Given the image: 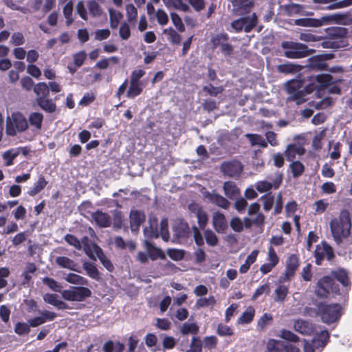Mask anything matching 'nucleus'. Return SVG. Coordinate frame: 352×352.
Wrapping results in <instances>:
<instances>
[{
    "label": "nucleus",
    "instance_id": "obj_60",
    "mask_svg": "<svg viewBox=\"0 0 352 352\" xmlns=\"http://www.w3.org/2000/svg\"><path fill=\"white\" fill-rule=\"evenodd\" d=\"M261 199L263 200V209L265 211H269L272 209L274 203V197L272 194L267 193L264 195H263L261 197Z\"/></svg>",
    "mask_w": 352,
    "mask_h": 352
},
{
    "label": "nucleus",
    "instance_id": "obj_17",
    "mask_svg": "<svg viewBox=\"0 0 352 352\" xmlns=\"http://www.w3.org/2000/svg\"><path fill=\"white\" fill-rule=\"evenodd\" d=\"M228 40V36L227 34H217L215 37L212 38V44L214 47L218 45L221 46V52L225 56H230L233 52V47L229 43H221V41H227Z\"/></svg>",
    "mask_w": 352,
    "mask_h": 352
},
{
    "label": "nucleus",
    "instance_id": "obj_57",
    "mask_svg": "<svg viewBox=\"0 0 352 352\" xmlns=\"http://www.w3.org/2000/svg\"><path fill=\"white\" fill-rule=\"evenodd\" d=\"M280 337L285 340L292 342H298L300 340V338L297 335L287 329H282L280 331Z\"/></svg>",
    "mask_w": 352,
    "mask_h": 352
},
{
    "label": "nucleus",
    "instance_id": "obj_47",
    "mask_svg": "<svg viewBox=\"0 0 352 352\" xmlns=\"http://www.w3.org/2000/svg\"><path fill=\"white\" fill-rule=\"evenodd\" d=\"M89 14L93 17L101 16L102 10L99 3L96 0H90L87 3Z\"/></svg>",
    "mask_w": 352,
    "mask_h": 352
},
{
    "label": "nucleus",
    "instance_id": "obj_61",
    "mask_svg": "<svg viewBox=\"0 0 352 352\" xmlns=\"http://www.w3.org/2000/svg\"><path fill=\"white\" fill-rule=\"evenodd\" d=\"M43 283L54 292H58L60 291V285L54 278L50 277H44Z\"/></svg>",
    "mask_w": 352,
    "mask_h": 352
},
{
    "label": "nucleus",
    "instance_id": "obj_42",
    "mask_svg": "<svg viewBox=\"0 0 352 352\" xmlns=\"http://www.w3.org/2000/svg\"><path fill=\"white\" fill-rule=\"evenodd\" d=\"M110 27L111 29H116L122 19L123 15L120 12L116 11L113 9H109Z\"/></svg>",
    "mask_w": 352,
    "mask_h": 352
},
{
    "label": "nucleus",
    "instance_id": "obj_35",
    "mask_svg": "<svg viewBox=\"0 0 352 352\" xmlns=\"http://www.w3.org/2000/svg\"><path fill=\"white\" fill-rule=\"evenodd\" d=\"M96 254L102 264V265L109 271L113 272L114 270V267L111 263V261L107 258V256L104 254L102 249L96 245Z\"/></svg>",
    "mask_w": 352,
    "mask_h": 352
},
{
    "label": "nucleus",
    "instance_id": "obj_53",
    "mask_svg": "<svg viewBox=\"0 0 352 352\" xmlns=\"http://www.w3.org/2000/svg\"><path fill=\"white\" fill-rule=\"evenodd\" d=\"M246 137L250 141L252 145H259L263 148L267 146V143L262 138L260 135L258 134H247Z\"/></svg>",
    "mask_w": 352,
    "mask_h": 352
},
{
    "label": "nucleus",
    "instance_id": "obj_34",
    "mask_svg": "<svg viewBox=\"0 0 352 352\" xmlns=\"http://www.w3.org/2000/svg\"><path fill=\"white\" fill-rule=\"evenodd\" d=\"M162 1L168 8H174L183 12H188L190 9L182 0H162Z\"/></svg>",
    "mask_w": 352,
    "mask_h": 352
},
{
    "label": "nucleus",
    "instance_id": "obj_18",
    "mask_svg": "<svg viewBox=\"0 0 352 352\" xmlns=\"http://www.w3.org/2000/svg\"><path fill=\"white\" fill-rule=\"evenodd\" d=\"M294 329L296 331L305 336H311L314 333L315 330L314 324L302 319H298L294 321Z\"/></svg>",
    "mask_w": 352,
    "mask_h": 352
},
{
    "label": "nucleus",
    "instance_id": "obj_2",
    "mask_svg": "<svg viewBox=\"0 0 352 352\" xmlns=\"http://www.w3.org/2000/svg\"><path fill=\"white\" fill-rule=\"evenodd\" d=\"M329 226L336 242L338 244L342 243L351 233V222L349 212L345 209L341 210L339 217L331 219Z\"/></svg>",
    "mask_w": 352,
    "mask_h": 352
},
{
    "label": "nucleus",
    "instance_id": "obj_45",
    "mask_svg": "<svg viewBox=\"0 0 352 352\" xmlns=\"http://www.w3.org/2000/svg\"><path fill=\"white\" fill-rule=\"evenodd\" d=\"M274 292V301L283 302L289 293V288L284 285H280L278 286Z\"/></svg>",
    "mask_w": 352,
    "mask_h": 352
},
{
    "label": "nucleus",
    "instance_id": "obj_8",
    "mask_svg": "<svg viewBox=\"0 0 352 352\" xmlns=\"http://www.w3.org/2000/svg\"><path fill=\"white\" fill-rule=\"evenodd\" d=\"M257 23V16L255 13H252L250 16H242L233 21L231 23L232 28L236 32H239L243 30L245 32H250Z\"/></svg>",
    "mask_w": 352,
    "mask_h": 352
},
{
    "label": "nucleus",
    "instance_id": "obj_39",
    "mask_svg": "<svg viewBox=\"0 0 352 352\" xmlns=\"http://www.w3.org/2000/svg\"><path fill=\"white\" fill-rule=\"evenodd\" d=\"M320 89H324L331 84L333 76L329 74H320L315 77Z\"/></svg>",
    "mask_w": 352,
    "mask_h": 352
},
{
    "label": "nucleus",
    "instance_id": "obj_12",
    "mask_svg": "<svg viewBox=\"0 0 352 352\" xmlns=\"http://www.w3.org/2000/svg\"><path fill=\"white\" fill-rule=\"evenodd\" d=\"M300 261L298 256L295 254H291L286 261V268L283 277V281L289 280L293 277L298 268Z\"/></svg>",
    "mask_w": 352,
    "mask_h": 352
},
{
    "label": "nucleus",
    "instance_id": "obj_27",
    "mask_svg": "<svg viewBox=\"0 0 352 352\" xmlns=\"http://www.w3.org/2000/svg\"><path fill=\"white\" fill-rule=\"evenodd\" d=\"M331 277L340 282L343 287H349L351 285V281L349 278L347 271L342 268L339 267L336 270H332L330 272Z\"/></svg>",
    "mask_w": 352,
    "mask_h": 352
},
{
    "label": "nucleus",
    "instance_id": "obj_3",
    "mask_svg": "<svg viewBox=\"0 0 352 352\" xmlns=\"http://www.w3.org/2000/svg\"><path fill=\"white\" fill-rule=\"evenodd\" d=\"M281 47L284 50V56L291 59L302 58L315 52L313 49H309L305 44L294 41H283Z\"/></svg>",
    "mask_w": 352,
    "mask_h": 352
},
{
    "label": "nucleus",
    "instance_id": "obj_25",
    "mask_svg": "<svg viewBox=\"0 0 352 352\" xmlns=\"http://www.w3.org/2000/svg\"><path fill=\"white\" fill-rule=\"evenodd\" d=\"M305 153V149L303 146L296 144H290L287 146L284 154L287 161L292 162L294 161L296 155H302Z\"/></svg>",
    "mask_w": 352,
    "mask_h": 352
},
{
    "label": "nucleus",
    "instance_id": "obj_21",
    "mask_svg": "<svg viewBox=\"0 0 352 352\" xmlns=\"http://www.w3.org/2000/svg\"><path fill=\"white\" fill-rule=\"evenodd\" d=\"M326 38L331 40H338L346 38L348 34V30L343 27H329L324 29Z\"/></svg>",
    "mask_w": 352,
    "mask_h": 352
},
{
    "label": "nucleus",
    "instance_id": "obj_62",
    "mask_svg": "<svg viewBox=\"0 0 352 352\" xmlns=\"http://www.w3.org/2000/svg\"><path fill=\"white\" fill-rule=\"evenodd\" d=\"M170 18L173 23L178 30L179 32H183L185 31V26L182 22L181 17L175 12L170 13Z\"/></svg>",
    "mask_w": 352,
    "mask_h": 352
},
{
    "label": "nucleus",
    "instance_id": "obj_20",
    "mask_svg": "<svg viewBox=\"0 0 352 352\" xmlns=\"http://www.w3.org/2000/svg\"><path fill=\"white\" fill-rule=\"evenodd\" d=\"M232 3L240 15L249 14L254 6L253 0H232Z\"/></svg>",
    "mask_w": 352,
    "mask_h": 352
},
{
    "label": "nucleus",
    "instance_id": "obj_13",
    "mask_svg": "<svg viewBox=\"0 0 352 352\" xmlns=\"http://www.w3.org/2000/svg\"><path fill=\"white\" fill-rule=\"evenodd\" d=\"M222 172L229 177H238L241 175L243 167L241 163L239 161L234 160L231 162H223L221 164Z\"/></svg>",
    "mask_w": 352,
    "mask_h": 352
},
{
    "label": "nucleus",
    "instance_id": "obj_58",
    "mask_svg": "<svg viewBox=\"0 0 352 352\" xmlns=\"http://www.w3.org/2000/svg\"><path fill=\"white\" fill-rule=\"evenodd\" d=\"M329 333L325 329L318 333L314 340L320 342L321 343L319 344V346H324L329 342Z\"/></svg>",
    "mask_w": 352,
    "mask_h": 352
},
{
    "label": "nucleus",
    "instance_id": "obj_56",
    "mask_svg": "<svg viewBox=\"0 0 352 352\" xmlns=\"http://www.w3.org/2000/svg\"><path fill=\"white\" fill-rule=\"evenodd\" d=\"M30 327L29 323L19 322L15 324L14 332L19 336L28 334L30 331Z\"/></svg>",
    "mask_w": 352,
    "mask_h": 352
},
{
    "label": "nucleus",
    "instance_id": "obj_54",
    "mask_svg": "<svg viewBox=\"0 0 352 352\" xmlns=\"http://www.w3.org/2000/svg\"><path fill=\"white\" fill-rule=\"evenodd\" d=\"M163 32L167 34L169 36L170 41L173 44H180L182 41L181 35L179 34L174 29L170 28L169 29H164Z\"/></svg>",
    "mask_w": 352,
    "mask_h": 352
},
{
    "label": "nucleus",
    "instance_id": "obj_10",
    "mask_svg": "<svg viewBox=\"0 0 352 352\" xmlns=\"http://www.w3.org/2000/svg\"><path fill=\"white\" fill-rule=\"evenodd\" d=\"M311 2L316 5H327L325 7H320L321 10H333L341 9L352 6V0H311Z\"/></svg>",
    "mask_w": 352,
    "mask_h": 352
},
{
    "label": "nucleus",
    "instance_id": "obj_29",
    "mask_svg": "<svg viewBox=\"0 0 352 352\" xmlns=\"http://www.w3.org/2000/svg\"><path fill=\"white\" fill-rule=\"evenodd\" d=\"M208 199L210 203L223 209H228L230 206L228 200L219 194L209 193Z\"/></svg>",
    "mask_w": 352,
    "mask_h": 352
},
{
    "label": "nucleus",
    "instance_id": "obj_51",
    "mask_svg": "<svg viewBox=\"0 0 352 352\" xmlns=\"http://www.w3.org/2000/svg\"><path fill=\"white\" fill-rule=\"evenodd\" d=\"M65 280L70 283L78 284V285H87L88 280L76 274L70 273L67 275Z\"/></svg>",
    "mask_w": 352,
    "mask_h": 352
},
{
    "label": "nucleus",
    "instance_id": "obj_63",
    "mask_svg": "<svg viewBox=\"0 0 352 352\" xmlns=\"http://www.w3.org/2000/svg\"><path fill=\"white\" fill-rule=\"evenodd\" d=\"M23 34L20 32H14L11 36L10 43L15 46H20L25 43Z\"/></svg>",
    "mask_w": 352,
    "mask_h": 352
},
{
    "label": "nucleus",
    "instance_id": "obj_14",
    "mask_svg": "<svg viewBox=\"0 0 352 352\" xmlns=\"http://www.w3.org/2000/svg\"><path fill=\"white\" fill-rule=\"evenodd\" d=\"M296 85V82L288 83L287 91L289 94V96L287 100L289 101H295L297 104H300L305 102V93L302 90L298 89Z\"/></svg>",
    "mask_w": 352,
    "mask_h": 352
},
{
    "label": "nucleus",
    "instance_id": "obj_33",
    "mask_svg": "<svg viewBox=\"0 0 352 352\" xmlns=\"http://www.w3.org/2000/svg\"><path fill=\"white\" fill-rule=\"evenodd\" d=\"M258 254V251L255 250H253L247 256V258L245 261V263L243 265H241L239 267L240 273L245 274L249 270L251 265L253 264L256 261Z\"/></svg>",
    "mask_w": 352,
    "mask_h": 352
},
{
    "label": "nucleus",
    "instance_id": "obj_40",
    "mask_svg": "<svg viewBox=\"0 0 352 352\" xmlns=\"http://www.w3.org/2000/svg\"><path fill=\"white\" fill-rule=\"evenodd\" d=\"M43 116L38 112H33L29 116V122L31 126H34L36 129H41L42 127Z\"/></svg>",
    "mask_w": 352,
    "mask_h": 352
},
{
    "label": "nucleus",
    "instance_id": "obj_48",
    "mask_svg": "<svg viewBox=\"0 0 352 352\" xmlns=\"http://www.w3.org/2000/svg\"><path fill=\"white\" fill-rule=\"evenodd\" d=\"M142 92V87L141 83L130 82L129 88L126 92V97L133 98Z\"/></svg>",
    "mask_w": 352,
    "mask_h": 352
},
{
    "label": "nucleus",
    "instance_id": "obj_55",
    "mask_svg": "<svg viewBox=\"0 0 352 352\" xmlns=\"http://www.w3.org/2000/svg\"><path fill=\"white\" fill-rule=\"evenodd\" d=\"M206 241L208 245L215 246L218 243V238L213 231L207 229L204 231Z\"/></svg>",
    "mask_w": 352,
    "mask_h": 352
},
{
    "label": "nucleus",
    "instance_id": "obj_30",
    "mask_svg": "<svg viewBox=\"0 0 352 352\" xmlns=\"http://www.w3.org/2000/svg\"><path fill=\"white\" fill-rule=\"evenodd\" d=\"M36 101L40 108L47 113H54L56 109V104L48 97L45 98H36Z\"/></svg>",
    "mask_w": 352,
    "mask_h": 352
},
{
    "label": "nucleus",
    "instance_id": "obj_7",
    "mask_svg": "<svg viewBox=\"0 0 352 352\" xmlns=\"http://www.w3.org/2000/svg\"><path fill=\"white\" fill-rule=\"evenodd\" d=\"M91 291L85 287H72L69 289H65L62 292L63 299L69 301H84L90 297Z\"/></svg>",
    "mask_w": 352,
    "mask_h": 352
},
{
    "label": "nucleus",
    "instance_id": "obj_59",
    "mask_svg": "<svg viewBox=\"0 0 352 352\" xmlns=\"http://www.w3.org/2000/svg\"><path fill=\"white\" fill-rule=\"evenodd\" d=\"M203 91L211 96H217L218 94L223 92V87L222 86L214 87L212 84H210L208 86H204Z\"/></svg>",
    "mask_w": 352,
    "mask_h": 352
},
{
    "label": "nucleus",
    "instance_id": "obj_6",
    "mask_svg": "<svg viewBox=\"0 0 352 352\" xmlns=\"http://www.w3.org/2000/svg\"><path fill=\"white\" fill-rule=\"evenodd\" d=\"M340 288L332 277L324 276L320 278L316 287V294L320 298H327L331 292L339 293Z\"/></svg>",
    "mask_w": 352,
    "mask_h": 352
},
{
    "label": "nucleus",
    "instance_id": "obj_23",
    "mask_svg": "<svg viewBox=\"0 0 352 352\" xmlns=\"http://www.w3.org/2000/svg\"><path fill=\"white\" fill-rule=\"evenodd\" d=\"M144 248L148 255V257L152 261H156L158 258L165 259L166 255L164 252L159 248L154 245V244L148 240L144 241Z\"/></svg>",
    "mask_w": 352,
    "mask_h": 352
},
{
    "label": "nucleus",
    "instance_id": "obj_50",
    "mask_svg": "<svg viewBox=\"0 0 352 352\" xmlns=\"http://www.w3.org/2000/svg\"><path fill=\"white\" fill-rule=\"evenodd\" d=\"M299 39L305 42L310 43L320 41L322 40V37L315 35L309 31L305 30L300 33Z\"/></svg>",
    "mask_w": 352,
    "mask_h": 352
},
{
    "label": "nucleus",
    "instance_id": "obj_32",
    "mask_svg": "<svg viewBox=\"0 0 352 352\" xmlns=\"http://www.w3.org/2000/svg\"><path fill=\"white\" fill-rule=\"evenodd\" d=\"M83 269L86 271L87 274L96 280L100 279V274L94 263L91 262H85L82 264Z\"/></svg>",
    "mask_w": 352,
    "mask_h": 352
},
{
    "label": "nucleus",
    "instance_id": "obj_44",
    "mask_svg": "<svg viewBox=\"0 0 352 352\" xmlns=\"http://www.w3.org/2000/svg\"><path fill=\"white\" fill-rule=\"evenodd\" d=\"M37 267L34 263H28L25 265V268L22 274V276L24 278L23 284L29 283V282L32 279V274L35 273Z\"/></svg>",
    "mask_w": 352,
    "mask_h": 352
},
{
    "label": "nucleus",
    "instance_id": "obj_5",
    "mask_svg": "<svg viewBox=\"0 0 352 352\" xmlns=\"http://www.w3.org/2000/svg\"><path fill=\"white\" fill-rule=\"evenodd\" d=\"M28 122L25 116L20 112H14L6 121V131L8 135L14 136L28 129Z\"/></svg>",
    "mask_w": 352,
    "mask_h": 352
},
{
    "label": "nucleus",
    "instance_id": "obj_15",
    "mask_svg": "<svg viewBox=\"0 0 352 352\" xmlns=\"http://www.w3.org/2000/svg\"><path fill=\"white\" fill-rule=\"evenodd\" d=\"M309 66L310 68L316 70H328L330 72H337L341 71V68L339 67H333L328 69V65L326 63H324L322 58L319 55L314 56L309 58Z\"/></svg>",
    "mask_w": 352,
    "mask_h": 352
},
{
    "label": "nucleus",
    "instance_id": "obj_28",
    "mask_svg": "<svg viewBox=\"0 0 352 352\" xmlns=\"http://www.w3.org/2000/svg\"><path fill=\"white\" fill-rule=\"evenodd\" d=\"M174 232L177 238H186L190 233V228L188 223L183 220L178 221L174 227Z\"/></svg>",
    "mask_w": 352,
    "mask_h": 352
},
{
    "label": "nucleus",
    "instance_id": "obj_26",
    "mask_svg": "<svg viewBox=\"0 0 352 352\" xmlns=\"http://www.w3.org/2000/svg\"><path fill=\"white\" fill-rule=\"evenodd\" d=\"M91 217L99 227L108 228L111 226V218L107 213L98 210L91 214Z\"/></svg>",
    "mask_w": 352,
    "mask_h": 352
},
{
    "label": "nucleus",
    "instance_id": "obj_19",
    "mask_svg": "<svg viewBox=\"0 0 352 352\" xmlns=\"http://www.w3.org/2000/svg\"><path fill=\"white\" fill-rule=\"evenodd\" d=\"M212 225L214 229L218 233L224 234L228 229V222L226 217L220 212H216L213 214Z\"/></svg>",
    "mask_w": 352,
    "mask_h": 352
},
{
    "label": "nucleus",
    "instance_id": "obj_16",
    "mask_svg": "<svg viewBox=\"0 0 352 352\" xmlns=\"http://www.w3.org/2000/svg\"><path fill=\"white\" fill-rule=\"evenodd\" d=\"M188 208L197 217L199 228L204 229L208 221V217L206 212L197 204H190L188 206Z\"/></svg>",
    "mask_w": 352,
    "mask_h": 352
},
{
    "label": "nucleus",
    "instance_id": "obj_43",
    "mask_svg": "<svg viewBox=\"0 0 352 352\" xmlns=\"http://www.w3.org/2000/svg\"><path fill=\"white\" fill-rule=\"evenodd\" d=\"M63 15L66 19V25L67 26L71 25L74 22V19L72 17L73 13V2L72 1H68L63 8Z\"/></svg>",
    "mask_w": 352,
    "mask_h": 352
},
{
    "label": "nucleus",
    "instance_id": "obj_46",
    "mask_svg": "<svg viewBox=\"0 0 352 352\" xmlns=\"http://www.w3.org/2000/svg\"><path fill=\"white\" fill-rule=\"evenodd\" d=\"M57 265L63 268L69 269L71 270H76L75 266L76 264L68 257L66 256H58L56 259Z\"/></svg>",
    "mask_w": 352,
    "mask_h": 352
},
{
    "label": "nucleus",
    "instance_id": "obj_64",
    "mask_svg": "<svg viewBox=\"0 0 352 352\" xmlns=\"http://www.w3.org/2000/svg\"><path fill=\"white\" fill-rule=\"evenodd\" d=\"M202 342L199 337H192L190 343V352H202Z\"/></svg>",
    "mask_w": 352,
    "mask_h": 352
},
{
    "label": "nucleus",
    "instance_id": "obj_36",
    "mask_svg": "<svg viewBox=\"0 0 352 352\" xmlns=\"http://www.w3.org/2000/svg\"><path fill=\"white\" fill-rule=\"evenodd\" d=\"M47 184V182L45 180L44 176L40 175L34 186L28 191V194L30 196H35L43 190Z\"/></svg>",
    "mask_w": 352,
    "mask_h": 352
},
{
    "label": "nucleus",
    "instance_id": "obj_41",
    "mask_svg": "<svg viewBox=\"0 0 352 352\" xmlns=\"http://www.w3.org/2000/svg\"><path fill=\"white\" fill-rule=\"evenodd\" d=\"M289 168L294 178L299 177L305 172V166L300 161H292Z\"/></svg>",
    "mask_w": 352,
    "mask_h": 352
},
{
    "label": "nucleus",
    "instance_id": "obj_22",
    "mask_svg": "<svg viewBox=\"0 0 352 352\" xmlns=\"http://www.w3.org/2000/svg\"><path fill=\"white\" fill-rule=\"evenodd\" d=\"M148 226L144 229V234L146 238L157 239L160 236L158 228V220L155 217H150L148 219Z\"/></svg>",
    "mask_w": 352,
    "mask_h": 352
},
{
    "label": "nucleus",
    "instance_id": "obj_38",
    "mask_svg": "<svg viewBox=\"0 0 352 352\" xmlns=\"http://www.w3.org/2000/svg\"><path fill=\"white\" fill-rule=\"evenodd\" d=\"M255 309L253 307L249 306L239 318L238 322L241 324H248L251 322L254 317Z\"/></svg>",
    "mask_w": 352,
    "mask_h": 352
},
{
    "label": "nucleus",
    "instance_id": "obj_37",
    "mask_svg": "<svg viewBox=\"0 0 352 352\" xmlns=\"http://www.w3.org/2000/svg\"><path fill=\"white\" fill-rule=\"evenodd\" d=\"M34 91L36 95V98H45L49 97L50 89L45 82H38L34 87Z\"/></svg>",
    "mask_w": 352,
    "mask_h": 352
},
{
    "label": "nucleus",
    "instance_id": "obj_52",
    "mask_svg": "<svg viewBox=\"0 0 352 352\" xmlns=\"http://www.w3.org/2000/svg\"><path fill=\"white\" fill-rule=\"evenodd\" d=\"M216 304V300L213 296L208 298H200L195 304L197 308L206 307L208 306L213 307Z\"/></svg>",
    "mask_w": 352,
    "mask_h": 352
},
{
    "label": "nucleus",
    "instance_id": "obj_1",
    "mask_svg": "<svg viewBox=\"0 0 352 352\" xmlns=\"http://www.w3.org/2000/svg\"><path fill=\"white\" fill-rule=\"evenodd\" d=\"M349 18L348 13H335L316 18H300L294 20V25L307 28H320L323 25L336 23L342 25H349L352 23V19L346 21Z\"/></svg>",
    "mask_w": 352,
    "mask_h": 352
},
{
    "label": "nucleus",
    "instance_id": "obj_49",
    "mask_svg": "<svg viewBox=\"0 0 352 352\" xmlns=\"http://www.w3.org/2000/svg\"><path fill=\"white\" fill-rule=\"evenodd\" d=\"M199 326L196 323H188L185 322L181 327V333L183 335H187L188 333L197 334L199 332Z\"/></svg>",
    "mask_w": 352,
    "mask_h": 352
},
{
    "label": "nucleus",
    "instance_id": "obj_11",
    "mask_svg": "<svg viewBox=\"0 0 352 352\" xmlns=\"http://www.w3.org/2000/svg\"><path fill=\"white\" fill-rule=\"evenodd\" d=\"M283 175L282 173H278L276 178L273 180V182H269L267 181H259L256 183V189L259 192H268L271 189H278L283 182Z\"/></svg>",
    "mask_w": 352,
    "mask_h": 352
},
{
    "label": "nucleus",
    "instance_id": "obj_4",
    "mask_svg": "<svg viewBox=\"0 0 352 352\" xmlns=\"http://www.w3.org/2000/svg\"><path fill=\"white\" fill-rule=\"evenodd\" d=\"M341 311L342 307L338 303L320 302L317 305L316 314L321 318L323 322L329 324L340 319Z\"/></svg>",
    "mask_w": 352,
    "mask_h": 352
},
{
    "label": "nucleus",
    "instance_id": "obj_9",
    "mask_svg": "<svg viewBox=\"0 0 352 352\" xmlns=\"http://www.w3.org/2000/svg\"><path fill=\"white\" fill-rule=\"evenodd\" d=\"M315 263L317 265H320L324 257L330 261L335 257L333 248L327 242L322 241L321 245H317L314 252Z\"/></svg>",
    "mask_w": 352,
    "mask_h": 352
},
{
    "label": "nucleus",
    "instance_id": "obj_31",
    "mask_svg": "<svg viewBox=\"0 0 352 352\" xmlns=\"http://www.w3.org/2000/svg\"><path fill=\"white\" fill-rule=\"evenodd\" d=\"M223 190L225 195L230 199L236 198L240 194L239 188L233 182H226L223 184Z\"/></svg>",
    "mask_w": 352,
    "mask_h": 352
},
{
    "label": "nucleus",
    "instance_id": "obj_24",
    "mask_svg": "<svg viewBox=\"0 0 352 352\" xmlns=\"http://www.w3.org/2000/svg\"><path fill=\"white\" fill-rule=\"evenodd\" d=\"M146 216L144 212L138 210L130 212V225L132 231L139 230L140 225L144 222Z\"/></svg>",
    "mask_w": 352,
    "mask_h": 352
}]
</instances>
